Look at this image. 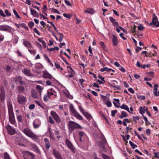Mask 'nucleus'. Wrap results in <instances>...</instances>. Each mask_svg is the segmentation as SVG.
I'll list each match as a JSON object with an SVG mask.
<instances>
[{"label": "nucleus", "instance_id": "nucleus-17", "mask_svg": "<svg viewBox=\"0 0 159 159\" xmlns=\"http://www.w3.org/2000/svg\"><path fill=\"white\" fill-rule=\"evenodd\" d=\"M126 122L129 123L130 121L127 118L124 119L123 120L122 123L124 126H127V124ZM117 123L119 125H121L122 124V122L120 120H118L117 121Z\"/></svg>", "mask_w": 159, "mask_h": 159}, {"label": "nucleus", "instance_id": "nucleus-18", "mask_svg": "<svg viewBox=\"0 0 159 159\" xmlns=\"http://www.w3.org/2000/svg\"><path fill=\"white\" fill-rule=\"evenodd\" d=\"M113 38L112 39V42L114 46H116L118 44V40L117 39L116 36L114 34L112 35Z\"/></svg>", "mask_w": 159, "mask_h": 159}, {"label": "nucleus", "instance_id": "nucleus-33", "mask_svg": "<svg viewBox=\"0 0 159 159\" xmlns=\"http://www.w3.org/2000/svg\"><path fill=\"white\" fill-rule=\"evenodd\" d=\"M68 67H69V68L71 70V71H70V74L68 75V77L69 78H71L74 75V72L72 68L71 67L68 66L67 68H68Z\"/></svg>", "mask_w": 159, "mask_h": 159}, {"label": "nucleus", "instance_id": "nucleus-40", "mask_svg": "<svg viewBox=\"0 0 159 159\" xmlns=\"http://www.w3.org/2000/svg\"><path fill=\"white\" fill-rule=\"evenodd\" d=\"M101 140H102V143H103V144H102V147L103 148H104V145L105 144L107 143V140H106V138L104 136L103 137L102 139Z\"/></svg>", "mask_w": 159, "mask_h": 159}, {"label": "nucleus", "instance_id": "nucleus-1", "mask_svg": "<svg viewBox=\"0 0 159 159\" xmlns=\"http://www.w3.org/2000/svg\"><path fill=\"white\" fill-rule=\"evenodd\" d=\"M8 112L9 114V120L10 123L13 125H16V122L15 116L13 111V108L12 104L9 101L7 102Z\"/></svg>", "mask_w": 159, "mask_h": 159}, {"label": "nucleus", "instance_id": "nucleus-3", "mask_svg": "<svg viewBox=\"0 0 159 159\" xmlns=\"http://www.w3.org/2000/svg\"><path fill=\"white\" fill-rule=\"evenodd\" d=\"M68 125L69 130L71 131H73L75 129H82L81 126L72 121L70 120L69 121Z\"/></svg>", "mask_w": 159, "mask_h": 159}, {"label": "nucleus", "instance_id": "nucleus-50", "mask_svg": "<svg viewBox=\"0 0 159 159\" xmlns=\"http://www.w3.org/2000/svg\"><path fill=\"white\" fill-rule=\"evenodd\" d=\"M29 26L31 28H32L34 25V23L32 21H30L28 24Z\"/></svg>", "mask_w": 159, "mask_h": 159}, {"label": "nucleus", "instance_id": "nucleus-31", "mask_svg": "<svg viewBox=\"0 0 159 159\" xmlns=\"http://www.w3.org/2000/svg\"><path fill=\"white\" fill-rule=\"evenodd\" d=\"M83 115L88 120H90L92 118V117L91 115L87 112H86L85 113H84Z\"/></svg>", "mask_w": 159, "mask_h": 159}, {"label": "nucleus", "instance_id": "nucleus-53", "mask_svg": "<svg viewBox=\"0 0 159 159\" xmlns=\"http://www.w3.org/2000/svg\"><path fill=\"white\" fill-rule=\"evenodd\" d=\"M109 69V68H108V67H105L101 68L100 70L101 72H104V71H106L107 72H108V70Z\"/></svg>", "mask_w": 159, "mask_h": 159}, {"label": "nucleus", "instance_id": "nucleus-12", "mask_svg": "<svg viewBox=\"0 0 159 159\" xmlns=\"http://www.w3.org/2000/svg\"><path fill=\"white\" fill-rule=\"evenodd\" d=\"M41 123L40 120L38 119H35L33 122L34 128V129H37L41 125Z\"/></svg>", "mask_w": 159, "mask_h": 159}, {"label": "nucleus", "instance_id": "nucleus-58", "mask_svg": "<svg viewBox=\"0 0 159 159\" xmlns=\"http://www.w3.org/2000/svg\"><path fill=\"white\" fill-rule=\"evenodd\" d=\"M137 97L138 99H140L141 100H144L145 99V97L143 95L139 96L137 95Z\"/></svg>", "mask_w": 159, "mask_h": 159}, {"label": "nucleus", "instance_id": "nucleus-42", "mask_svg": "<svg viewBox=\"0 0 159 159\" xmlns=\"http://www.w3.org/2000/svg\"><path fill=\"white\" fill-rule=\"evenodd\" d=\"M30 11L31 14L33 16H34L35 15H36V14L37 12L36 10L32 8L30 9Z\"/></svg>", "mask_w": 159, "mask_h": 159}, {"label": "nucleus", "instance_id": "nucleus-54", "mask_svg": "<svg viewBox=\"0 0 159 159\" xmlns=\"http://www.w3.org/2000/svg\"><path fill=\"white\" fill-rule=\"evenodd\" d=\"M45 147L46 149L47 150H48L51 147V145L49 142L45 143Z\"/></svg>", "mask_w": 159, "mask_h": 159}, {"label": "nucleus", "instance_id": "nucleus-29", "mask_svg": "<svg viewBox=\"0 0 159 159\" xmlns=\"http://www.w3.org/2000/svg\"><path fill=\"white\" fill-rule=\"evenodd\" d=\"M74 116L80 120H83L82 116L78 112L75 113Z\"/></svg>", "mask_w": 159, "mask_h": 159}, {"label": "nucleus", "instance_id": "nucleus-26", "mask_svg": "<svg viewBox=\"0 0 159 159\" xmlns=\"http://www.w3.org/2000/svg\"><path fill=\"white\" fill-rule=\"evenodd\" d=\"M18 89L19 91V93H23L25 90V88L22 85L19 86L18 87Z\"/></svg>", "mask_w": 159, "mask_h": 159}, {"label": "nucleus", "instance_id": "nucleus-38", "mask_svg": "<svg viewBox=\"0 0 159 159\" xmlns=\"http://www.w3.org/2000/svg\"><path fill=\"white\" fill-rule=\"evenodd\" d=\"M4 159H11L9 154L5 152L4 153Z\"/></svg>", "mask_w": 159, "mask_h": 159}, {"label": "nucleus", "instance_id": "nucleus-13", "mask_svg": "<svg viewBox=\"0 0 159 159\" xmlns=\"http://www.w3.org/2000/svg\"><path fill=\"white\" fill-rule=\"evenodd\" d=\"M43 78L50 79L52 81L55 80V79L52 76V75L49 73L47 71H44L43 75Z\"/></svg>", "mask_w": 159, "mask_h": 159}, {"label": "nucleus", "instance_id": "nucleus-7", "mask_svg": "<svg viewBox=\"0 0 159 159\" xmlns=\"http://www.w3.org/2000/svg\"><path fill=\"white\" fill-rule=\"evenodd\" d=\"M50 114L57 123H59L61 122L60 118L56 112L54 111H51Z\"/></svg>", "mask_w": 159, "mask_h": 159}, {"label": "nucleus", "instance_id": "nucleus-2", "mask_svg": "<svg viewBox=\"0 0 159 159\" xmlns=\"http://www.w3.org/2000/svg\"><path fill=\"white\" fill-rule=\"evenodd\" d=\"M24 133L27 136L31 138L33 140H37L38 139V136L34 134L33 132L29 129L25 128L23 130Z\"/></svg>", "mask_w": 159, "mask_h": 159}, {"label": "nucleus", "instance_id": "nucleus-22", "mask_svg": "<svg viewBox=\"0 0 159 159\" xmlns=\"http://www.w3.org/2000/svg\"><path fill=\"white\" fill-rule=\"evenodd\" d=\"M36 89H37L40 96H41L42 91L43 89V87L41 86L38 85L36 87Z\"/></svg>", "mask_w": 159, "mask_h": 159}, {"label": "nucleus", "instance_id": "nucleus-21", "mask_svg": "<svg viewBox=\"0 0 159 159\" xmlns=\"http://www.w3.org/2000/svg\"><path fill=\"white\" fill-rule=\"evenodd\" d=\"M70 110L71 112L74 115L77 112L76 111V110L75 109L73 105L72 104L70 105Z\"/></svg>", "mask_w": 159, "mask_h": 159}, {"label": "nucleus", "instance_id": "nucleus-41", "mask_svg": "<svg viewBox=\"0 0 159 159\" xmlns=\"http://www.w3.org/2000/svg\"><path fill=\"white\" fill-rule=\"evenodd\" d=\"M129 143L130 144L131 146L134 149L135 148L137 147L136 145L135 144L133 143L131 141H129Z\"/></svg>", "mask_w": 159, "mask_h": 159}, {"label": "nucleus", "instance_id": "nucleus-15", "mask_svg": "<svg viewBox=\"0 0 159 159\" xmlns=\"http://www.w3.org/2000/svg\"><path fill=\"white\" fill-rule=\"evenodd\" d=\"M18 102L20 104L24 103L26 100V98L24 96L18 95Z\"/></svg>", "mask_w": 159, "mask_h": 159}, {"label": "nucleus", "instance_id": "nucleus-6", "mask_svg": "<svg viewBox=\"0 0 159 159\" xmlns=\"http://www.w3.org/2000/svg\"><path fill=\"white\" fill-rule=\"evenodd\" d=\"M0 30L10 33L11 31V27L7 25H0Z\"/></svg>", "mask_w": 159, "mask_h": 159}, {"label": "nucleus", "instance_id": "nucleus-35", "mask_svg": "<svg viewBox=\"0 0 159 159\" xmlns=\"http://www.w3.org/2000/svg\"><path fill=\"white\" fill-rule=\"evenodd\" d=\"M100 45L101 48L104 50L106 51L107 50V48L103 42H100Z\"/></svg>", "mask_w": 159, "mask_h": 159}, {"label": "nucleus", "instance_id": "nucleus-20", "mask_svg": "<svg viewBox=\"0 0 159 159\" xmlns=\"http://www.w3.org/2000/svg\"><path fill=\"white\" fill-rule=\"evenodd\" d=\"M24 45L28 49L31 47V44L30 42L28 41H24L23 42Z\"/></svg>", "mask_w": 159, "mask_h": 159}, {"label": "nucleus", "instance_id": "nucleus-59", "mask_svg": "<svg viewBox=\"0 0 159 159\" xmlns=\"http://www.w3.org/2000/svg\"><path fill=\"white\" fill-rule=\"evenodd\" d=\"M43 56H44V58L46 60L47 62L48 63L49 62H50L51 61L47 55L44 54L43 55Z\"/></svg>", "mask_w": 159, "mask_h": 159}, {"label": "nucleus", "instance_id": "nucleus-55", "mask_svg": "<svg viewBox=\"0 0 159 159\" xmlns=\"http://www.w3.org/2000/svg\"><path fill=\"white\" fill-rule=\"evenodd\" d=\"M117 110H112L111 111V115L112 117H114L116 114L117 112Z\"/></svg>", "mask_w": 159, "mask_h": 159}, {"label": "nucleus", "instance_id": "nucleus-30", "mask_svg": "<svg viewBox=\"0 0 159 159\" xmlns=\"http://www.w3.org/2000/svg\"><path fill=\"white\" fill-rule=\"evenodd\" d=\"M128 116V115L125 111H122L121 113V115L119 116V118L122 119L124 117H126Z\"/></svg>", "mask_w": 159, "mask_h": 159}, {"label": "nucleus", "instance_id": "nucleus-36", "mask_svg": "<svg viewBox=\"0 0 159 159\" xmlns=\"http://www.w3.org/2000/svg\"><path fill=\"white\" fill-rule=\"evenodd\" d=\"M11 67L8 65L6 67V70L7 72V74H8V75H9L11 73L10 71L11 70Z\"/></svg>", "mask_w": 159, "mask_h": 159}, {"label": "nucleus", "instance_id": "nucleus-8", "mask_svg": "<svg viewBox=\"0 0 159 159\" xmlns=\"http://www.w3.org/2000/svg\"><path fill=\"white\" fill-rule=\"evenodd\" d=\"M66 144L72 152H75V149L74 148L73 145L67 139H66Z\"/></svg>", "mask_w": 159, "mask_h": 159}, {"label": "nucleus", "instance_id": "nucleus-37", "mask_svg": "<svg viewBox=\"0 0 159 159\" xmlns=\"http://www.w3.org/2000/svg\"><path fill=\"white\" fill-rule=\"evenodd\" d=\"M139 113L141 114H143L145 112V109H143V107L142 106H140L139 109Z\"/></svg>", "mask_w": 159, "mask_h": 159}, {"label": "nucleus", "instance_id": "nucleus-49", "mask_svg": "<svg viewBox=\"0 0 159 159\" xmlns=\"http://www.w3.org/2000/svg\"><path fill=\"white\" fill-rule=\"evenodd\" d=\"M59 49V48L58 47H55L53 48H51L50 49H48V50L50 51H53L54 50H58Z\"/></svg>", "mask_w": 159, "mask_h": 159}, {"label": "nucleus", "instance_id": "nucleus-62", "mask_svg": "<svg viewBox=\"0 0 159 159\" xmlns=\"http://www.w3.org/2000/svg\"><path fill=\"white\" fill-rule=\"evenodd\" d=\"M79 108L80 111L82 113L83 115L84 114V113H85L86 112H84V109L81 106H79Z\"/></svg>", "mask_w": 159, "mask_h": 159}, {"label": "nucleus", "instance_id": "nucleus-51", "mask_svg": "<svg viewBox=\"0 0 159 159\" xmlns=\"http://www.w3.org/2000/svg\"><path fill=\"white\" fill-rule=\"evenodd\" d=\"M138 30H144V27L142 25L140 24L138 27Z\"/></svg>", "mask_w": 159, "mask_h": 159}, {"label": "nucleus", "instance_id": "nucleus-47", "mask_svg": "<svg viewBox=\"0 0 159 159\" xmlns=\"http://www.w3.org/2000/svg\"><path fill=\"white\" fill-rule=\"evenodd\" d=\"M32 148H33L34 150L37 151V152H38L39 151V149L37 146L35 144H33L32 146Z\"/></svg>", "mask_w": 159, "mask_h": 159}, {"label": "nucleus", "instance_id": "nucleus-14", "mask_svg": "<svg viewBox=\"0 0 159 159\" xmlns=\"http://www.w3.org/2000/svg\"><path fill=\"white\" fill-rule=\"evenodd\" d=\"M53 153L57 159H63L62 156L59 152L57 151L55 149L53 150Z\"/></svg>", "mask_w": 159, "mask_h": 159}, {"label": "nucleus", "instance_id": "nucleus-19", "mask_svg": "<svg viewBox=\"0 0 159 159\" xmlns=\"http://www.w3.org/2000/svg\"><path fill=\"white\" fill-rule=\"evenodd\" d=\"M158 86V85L157 84H155L154 85V88L153 90V93L155 94L156 97H157L158 96H159V91L158 92V93H157V87Z\"/></svg>", "mask_w": 159, "mask_h": 159}, {"label": "nucleus", "instance_id": "nucleus-63", "mask_svg": "<svg viewBox=\"0 0 159 159\" xmlns=\"http://www.w3.org/2000/svg\"><path fill=\"white\" fill-rule=\"evenodd\" d=\"M29 52L32 54L35 55L36 54V52L33 50H32L30 49H29Z\"/></svg>", "mask_w": 159, "mask_h": 159}, {"label": "nucleus", "instance_id": "nucleus-61", "mask_svg": "<svg viewBox=\"0 0 159 159\" xmlns=\"http://www.w3.org/2000/svg\"><path fill=\"white\" fill-rule=\"evenodd\" d=\"M134 121L135 122H137V120H138L139 119V116H134L133 118Z\"/></svg>", "mask_w": 159, "mask_h": 159}, {"label": "nucleus", "instance_id": "nucleus-24", "mask_svg": "<svg viewBox=\"0 0 159 159\" xmlns=\"http://www.w3.org/2000/svg\"><path fill=\"white\" fill-rule=\"evenodd\" d=\"M120 108H121L122 109L125 110L127 111L129 113H131L129 111V108L128 107L127 105L123 104L121 106H120Z\"/></svg>", "mask_w": 159, "mask_h": 159}, {"label": "nucleus", "instance_id": "nucleus-28", "mask_svg": "<svg viewBox=\"0 0 159 159\" xmlns=\"http://www.w3.org/2000/svg\"><path fill=\"white\" fill-rule=\"evenodd\" d=\"M154 53H153L152 52H150L149 53L148 55H146V57H151L152 56H153L154 57L156 56L157 54V52H155V51H153Z\"/></svg>", "mask_w": 159, "mask_h": 159}, {"label": "nucleus", "instance_id": "nucleus-25", "mask_svg": "<svg viewBox=\"0 0 159 159\" xmlns=\"http://www.w3.org/2000/svg\"><path fill=\"white\" fill-rule=\"evenodd\" d=\"M32 96L34 98L36 99L38 97V95L37 92L35 90H32L31 92Z\"/></svg>", "mask_w": 159, "mask_h": 159}, {"label": "nucleus", "instance_id": "nucleus-32", "mask_svg": "<svg viewBox=\"0 0 159 159\" xmlns=\"http://www.w3.org/2000/svg\"><path fill=\"white\" fill-rule=\"evenodd\" d=\"M18 81L20 84L21 85H25V82L22 81V78L21 77H19L18 78Z\"/></svg>", "mask_w": 159, "mask_h": 159}, {"label": "nucleus", "instance_id": "nucleus-52", "mask_svg": "<svg viewBox=\"0 0 159 159\" xmlns=\"http://www.w3.org/2000/svg\"><path fill=\"white\" fill-rule=\"evenodd\" d=\"M5 12L6 14V16H11V13L8 11L7 9H6L5 10Z\"/></svg>", "mask_w": 159, "mask_h": 159}, {"label": "nucleus", "instance_id": "nucleus-64", "mask_svg": "<svg viewBox=\"0 0 159 159\" xmlns=\"http://www.w3.org/2000/svg\"><path fill=\"white\" fill-rule=\"evenodd\" d=\"M154 155V157L159 158V152H154L153 153Z\"/></svg>", "mask_w": 159, "mask_h": 159}, {"label": "nucleus", "instance_id": "nucleus-11", "mask_svg": "<svg viewBox=\"0 0 159 159\" xmlns=\"http://www.w3.org/2000/svg\"><path fill=\"white\" fill-rule=\"evenodd\" d=\"M22 71L26 76H33L30 70L28 69L27 68H25L22 69Z\"/></svg>", "mask_w": 159, "mask_h": 159}, {"label": "nucleus", "instance_id": "nucleus-34", "mask_svg": "<svg viewBox=\"0 0 159 159\" xmlns=\"http://www.w3.org/2000/svg\"><path fill=\"white\" fill-rule=\"evenodd\" d=\"M36 103L40 107L42 108L43 109H44V106L43 105V104L41 102H40L37 101V100H35V101Z\"/></svg>", "mask_w": 159, "mask_h": 159}, {"label": "nucleus", "instance_id": "nucleus-5", "mask_svg": "<svg viewBox=\"0 0 159 159\" xmlns=\"http://www.w3.org/2000/svg\"><path fill=\"white\" fill-rule=\"evenodd\" d=\"M80 141L83 142L84 144L87 143L88 138L86 136L85 133L83 131H80L79 133Z\"/></svg>", "mask_w": 159, "mask_h": 159}, {"label": "nucleus", "instance_id": "nucleus-45", "mask_svg": "<svg viewBox=\"0 0 159 159\" xmlns=\"http://www.w3.org/2000/svg\"><path fill=\"white\" fill-rule=\"evenodd\" d=\"M58 34L60 36L59 37V41L60 42H61L62 41V39L64 36V35L62 33H58Z\"/></svg>", "mask_w": 159, "mask_h": 159}, {"label": "nucleus", "instance_id": "nucleus-46", "mask_svg": "<svg viewBox=\"0 0 159 159\" xmlns=\"http://www.w3.org/2000/svg\"><path fill=\"white\" fill-rule=\"evenodd\" d=\"M13 12L14 13V15L16 16V18H17L19 19H20V16L19 15L17 11L15 9H13Z\"/></svg>", "mask_w": 159, "mask_h": 159}, {"label": "nucleus", "instance_id": "nucleus-23", "mask_svg": "<svg viewBox=\"0 0 159 159\" xmlns=\"http://www.w3.org/2000/svg\"><path fill=\"white\" fill-rule=\"evenodd\" d=\"M110 86L115 89H116L118 90H121V87L120 86L115 85V84L113 83L112 84H109Z\"/></svg>", "mask_w": 159, "mask_h": 159}, {"label": "nucleus", "instance_id": "nucleus-4", "mask_svg": "<svg viewBox=\"0 0 159 159\" xmlns=\"http://www.w3.org/2000/svg\"><path fill=\"white\" fill-rule=\"evenodd\" d=\"M153 16L152 19V21L150 23H148V25L150 26H155L156 27H159V22L158 18L155 14L154 13L153 14Z\"/></svg>", "mask_w": 159, "mask_h": 159}, {"label": "nucleus", "instance_id": "nucleus-39", "mask_svg": "<svg viewBox=\"0 0 159 159\" xmlns=\"http://www.w3.org/2000/svg\"><path fill=\"white\" fill-rule=\"evenodd\" d=\"M101 156L103 159H111L109 156L105 154L102 153Z\"/></svg>", "mask_w": 159, "mask_h": 159}, {"label": "nucleus", "instance_id": "nucleus-56", "mask_svg": "<svg viewBox=\"0 0 159 159\" xmlns=\"http://www.w3.org/2000/svg\"><path fill=\"white\" fill-rule=\"evenodd\" d=\"M52 11L54 13H57L59 14H61L60 12L57 9L55 8H52Z\"/></svg>", "mask_w": 159, "mask_h": 159}, {"label": "nucleus", "instance_id": "nucleus-16", "mask_svg": "<svg viewBox=\"0 0 159 159\" xmlns=\"http://www.w3.org/2000/svg\"><path fill=\"white\" fill-rule=\"evenodd\" d=\"M109 18L110 21L114 26L116 27L119 26V23L117 21H116V20L115 18L112 17H109Z\"/></svg>", "mask_w": 159, "mask_h": 159}, {"label": "nucleus", "instance_id": "nucleus-10", "mask_svg": "<svg viewBox=\"0 0 159 159\" xmlns=\"http://www.w3.org/2000/svg\"><path fill=\"white\" fill-rule=\"evenodd\" d=\"M23 155L24 157L26 158H27L28 157L30 156L31 157V159H34V154L29 151H24Z\"/></svg>", "mask_w": 159, "mask_h": 159}, {"label": "nucleus", "instance_id": "nucleus-60", "mask_svg": "<svg viewBox=\"0 0 159 159\" xmlns=\"http://www.w3.org/2000/svg\"><path fill=\"white\" fill-rule=\"evenodd\" d=\"M85 12L89 14H91L93 13V10L92 9H90L85 10Z\"/></svg>", "mask_w": 159, "mask_h": 159}, {"label": "nucleus", "instance_id": "nucleus-48", "mask_svg": "<svg viewBox=\"0 0 159 159\" xmlns=\"http://www.w3.org/2000/svg\"><path fill=\"white\" fill-rule=\"evenodd\" d=\"M48 120L50 124H54L55 123V121L53 120L52 117L50 116L48 117Z\"/></svg>", "mask_w": 159, "mask_h": 159}, {"label": "nucleus", "instance_id": "nucleus-27", "mask_svg": "<svg viewBox=\"0 0 159 159\" xmlns=\"http://www.w3.org/2000/svg\"><path fill=\"white\" fill-rule=\"evenodd\" d=\"M50 96L47 93V94H45L43 98V101L45 102H47L48 100L49 99H50Z\"/></svg>", "mask_w": 159, "mask_h": 159}, {"label": "nucleus", "instance_id": "nucleus-44", "mask_svg": "<svg viewBox=\"0 0 159 159\" xmlns=\"http://www.w3.org/2000/svg\"><path fill=\"white\" fill-rule=\"evenodd\" d=\"M17 118L18 121L22 123V116L21 115H18L17 116Z\"/></svg>", "mask_w": 159, "mask_h": 159}, {"label": "nucleus", "instance_id": "nucleus-43", "mask_svg": "<svg viewBox=\"0 0 159 159\" xmlns=\"http://www.w3.org/2000/svg\"><path fill=\"white\" fill-rule=\"evenodd\" d=\"M5 98V95L4 94L1 93L0 95V99L2 102L4 101Z\"/></svg>", "mask_w": 159, "mask_h": 159}, {"label": "nucleus", "instance_id": "nucleus-9", "mask_svg": "<svg viewBox=\"0 0 159 159\" xmlns=\"http://www.w3.org/2000/svg\"><path fill=\"white\" fill-rule=\"evenodd\" d=\"M6 128L8 133L11 135H14L16 133L15 129L9 125H7Z\"/></svg>", "mask_w": 159, "mask_h": 159}, {"label": "nucleus", "instance_id": "nucleus-57", "mask_svg": "<svg viewBox=\"0 0 159 159\" xmlns=\"http://www.w3.org/2000/svg\"><path fill=\"white\" fill-rule=\"evenodd\" d=\"M0 15L1 16H3L4 17H6V15H5L4 14L3 11L0 9Z\"/></svg>", "mask_w": 159, "mask_h": 159}]
</instances>
